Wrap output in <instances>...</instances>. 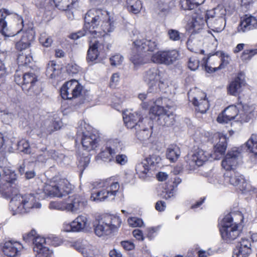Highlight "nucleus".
<instances>
[{
  "label": "nucleus",
  "instance_id": "nucleus-41",
  "mask_svg": "<svg viewBox=\"0 0 257 257\" xmlns=\"http://www.w3.org/2000/svg\"><path fill=\"white\" fill-rule=\"evenodd\" d=\"M83 29V31L85 32L80 31L76 33H73L70 35V38L73 40H76L84 35H89V38L95 37V35H97L98 36L103 35L99 31L88 30L84 29V28Z\"/></svg>",
  "mask_w": 257,
  "mask_h": 257
},
{
  "label": "nucleus",
  "instance_id": "nucleus-34",
  "mask_svg": "<svg viewBox=\"0 0 257 257\" xmlns=\"http://www.w3.org/2000/svg\"><path fill=\"white\" fill-rule=\"evenodd\" d=\"M7 15L6 10H0V33L6 37H13L15 35V34L9 31L7 28V23L5 20Z\"/></svg>",
  "mask_w": 257,
  "mask_h": 257
},
{
  "label": "nucleus",
  "instance_id": "nucleus-4",
  "mask_svg": "<svg viewBox=\"0 0 257 257\" xmlns=\"http://www.w3.org/2000/svg\"><path fill=\"white\" fill-rule=\"evenodd\" d=\"M243 219L242 214L240 212L226 215L223 219L221 227L220 228L222 239L227 242H230L235 239L240 233V223L237 220L241 222Z\"/></svg>",
  "mask_w": 257,
  "mask_h": 257
},
{
  "label": "nucleus",
  "instance_id": "nucleus-6",
  "mask_svg": "<svg viewBox=\"0 0 257 257\" xmlns=\"http://www.w3.org/2000/svg\"><path fill=\"white\" fill-rule=\"evenodd\" d=\"M36 197L30 194L24 196L16 195L10 202V207L13 214L28 212L33 208H39L41 205L36 201Z\"/></svg>",
  "mask_w": 257,
  "mask_h": 257
},
{
  "label": "nucleus",
  "instance_id": "nucleus-60",
  "mask_svg": "<svg viewBox=\"0 0 257 257\" xmlns=\"http://www.w3.org/2000/svg\"><path fill=\"white\" fill-rule=\"evenodd\" d=\"M257 54V49L245 50L241 58L243 60L250 59L253 55Z\"/></svg>",
  "mask_w": 257,
  "mask_h": 257
},
{
  "label": "nucleus",
  "instance_id": "nucleus-32",
  "mask_svg": "<svg viewBox=\"0 0 257 257\" xmlns=\"http://www.w3.org/2000/svg\"><path fill=\"white\" fill-rule=\"evenodd\" d=\"M226 24L225 18L207 17L206 24L208 27L216 31H220L224 28Z\"/></svg>",
  "mask_w": 257,
  "mask_h": 257
},
{
  "label": "nucleus",
  "instance_id": "nucleus-54",
  "mask_svg": "<svg viewBox=\"0 0 257 257\" xmlns=\"http://www.w3.org/2000/svg\"><path fill=\"white\" fill-rule=\"evenodd\" d=\"M39 41L41 44L46 47H50L53 42L52 38L48 36L45 33L41 35Z\"/></svg>",
  "mask_w": 257,
  "mask_h": 257
},
{
  "label": "nucleus",
  "instance_id": "nucleus-47",
  "mask_svg": "<svg viewBox=\"0 0 257 257\" xmlns=\"http://www.w3.org/2000/svg\"><path fill=\"white\" fill-rule=\"evenodd\" d=\"M135 134L136 137L140 141H144L148 139L151 136L150 131L143 125V123L139 129L136 130Z\"/></svg>",
  "mask_w": 257,
  "mask_h": 257
},
{
  "label": "nucleus",
  "instance_id": "nucleus-10",
  "mask_svg": "<svg viewBox=\"0 0 257 257\" xmlns=\"http://www.w3.org/2000/svg\"><path fill=\"white\" fill-rule=\"evenodd\" d=\"M71 185L67 179H60L54 185L47 186L45 193L49 196L62 197L71 192Z\"/></svg>",
  "mask_w": 257,
  "mask_h": 257
},
{
  "label": "nucleus",
  "instance_id": "nucleus-9",
  "mask_svg": "<svg viewBox=\"0 0 257 257\" xmlns=\"http://www.w3.org/2000/svg\"><path fill=\"white\" fill-rule=\"evenodd\" d=\"M188 95L189 100L195 106L196 111L201 113L206 112L209 108V103L204 92L195 88L188 92Z\"/></svg>",
  "mask_w": 257,
  "mask_h": 257
},
{
  "label": "nucleus",
  "instance_id": "nucleus-20",
  "mask_svg": "<svg viewBox=\"0 0 257 257\" xmlns=\"http://www.w3.org/2000/svg\"><path fill=\"white\" fill-rule=\"evenodd\" d=\"M240 107L241 104H238L237 106L235 105L229 106L218 116L217 121L221 123H227L232 119H235L236 121L238 109H240Z\"/></svg>",
  "mask_w": 257,
  "mask_h": 257
},
{
  "label": "nucleus",
  "instance_id": "nucleus-53",
  "mask_svg": "<svg viewBox=\"0 0 257 257\" xmlns=\"http://www.w3.org/2000/svg\"><path fill=\"white\" fill-rule=\"evenodd\" d=\"M145 160L149 166H154L159 163L161 158L157 154H153L146 157Z\"/></svg>",
  "mask_w": 257,
  "mask_h": 257
},
{
  "label": "nucleus",
  "instance_id": "nucleus-37",
  "mask_svg": "<svg viewBox=\"0 0 257 257\" xmlns=\"http://www.w3.org/2000/svg\"><path fill=\"white\" fill-rule=\"evenodd\" d=\"M115 149H109L106 147L104 150L102 151L96 157L97 161L101 160L104 162H111L113 161V156L115 155Z\"/></svg>",
  "mask_w": 257,
  "mask_h": 257
},
{
  "label": "nucleus",
  "instance_id": "nucleus-50",
  "mask_svg": "<svg viewBox=\"0 0 257 257\" xmlns=\"http://www.w3.org/2000/svg\"><path fill=\"white\" fill-rule=\"evenodd\" d=\"M30 45V40L28 39L27 34H25L21 39L16 43V48L19 51H22L28 48Z\"/></svg>",
  "mask_w": 257,
  "mask_h": 257
},
{
  "label": "nucleus",
  "instance_id": "nucleus-15",
  "mask_svg": "<svg viewBox=\"0 0 257 257\" xmlns=\"http://www.w3.org/2000/svg\"><path fill=\"white\" fill-rule=\"evenodd\" d=\"M86 204L84 198L78 195L69 196L66 202V211L72 213H78L80 212Z\"/></svg>",
  "mask_w": 257,
  "mask_h": 257
},
{
  "label": "nucleus",
  "instance_id": "nucleus-14",
  "mask_svg": "<svg viewBox=\"0 0 257 257\" xmlns=\"http://www.w3.org/2000/svg\"><path fill=\"white\" fill-rule=\"evenodd\" d=\"M3 172L6 183L0 185V192L6 197H8L12 194L11 184L16 180L17 175L15 171L9 168H5Z\"/></svg>",
  "mask_w": 257,
  "mask_h": 257
},
{
  "label": "nucleus",
  "instance_id": "nucleus-5",
  "mask_svg": "<svg viewBox=\"0 0 257 257\" xmlns=\"http://www.w3.org/2000/svg\"><path fill=\"white\" fill-rule=\"evenodd\" d=\"M119 189L118 182H114L109 178L100 182L98 188L92 191L90 200L92 201L100 202L114 199Z\"/></svg>",
  "mask_w": 257,
  "mask_h": 257
},
{
  "label": "nucleus",
  "instance_id": "nucleus-26",
  "mask_svg": "<svg viewBox=\"0 0 257 257\" xmlns=\"http://www.w3.org/2000/svg\"><path fill=\"white\" fill-rule=\"evenodd\" d=\"M241 104L240 109H238L236 121L241 123L248 122L252 116V112L254 108L252 106H249L247 104Z\"/></svg>",
  "mask_w": 257,
  "mask_h": 257
},
{
  "label": "nucleus",
  "instance_id": "nucleus-24",
  "mask_svg": "<svg viewBox=\"0 0 257 257\" xmlns=\"http://www.w3.org/2000/svg\"><path fill=\"white\" fill-rule=\"evenodd\" d=\"M156 114L158 116L159 123L162 125L170 126L173 124L174 121V115L172 113H168L163 107L157 106Z\"/></svg>",
  "mask_w": 257,
  "mask_h": 257
},
{
  "label": "nucleus",
  "instance_id": "nucleus-39",
  "mask_svg": "<svg viewBox=\"0 0 257 257\" xmlns=\"http://www.w3.org/2000/svg\"><path fill=\"white\" fill-rule=\"evenodd\" d=\"M181 152L179 148L175 145H171L167 148L166 156L171 162H174L180 157Z\"/></svg>",
  "mask_w": 257,
  "mask_h": 257
},
{
  "label": "nucleus",
  "instance_id": "nucleus-42",
  "mask_svg": "<svg viewBox=\"0 0 257 257\" xmlns=\"http://www.w3.org/2000/svg\"><path fill=\"white\" fill-rule=\"evenodd\" d=\"M205 0H181L180 4L182 9L191 10L204 3Z\"/></svg>",
  "mask_w": 257,
  "mask_h": 257
},
{
  "label": "nucleus",
  "instance_id": "nucleus-38",
  "mask_svg": "<svg viewBox=\"0 0 257 257\" xmlns=\"http://www.w3.org/2000/svg\"><path fill=\"white\" fill-rule=\"evenodd\" d=\"M23 82L22 84V88L23 91L27 90L30 86L38 82L37 77L33 73H27L23 75Z\"/></svg>",
  "mask_w": 257,
  "mask_h": 257
},
{
  "label": "nucleus",
  "instance_id": "nucleus-12",
  "mask_svg": "<svg viewBox=\"0 0 257 257\" xmlns=\"http://www.w3.org/2000/svg\"><path fill=\"white\" fill-rule=\"evenodd\" d=\"M82 86L78 81L72 79L66 82L61 87L60 94L64 99H70L80 95Z\"/></svg>",
  "mask_w": 257,
  "mask_h": 257
},
{
  "label": "nucleus",
  "instance_id": "nucleus-1",
  "mask_svg": "<svg viewBox=\"0 0 257 257\" xmlns=\"http://www.w3.org/2000/svg\"><path fill=\"white\" fill-rule=\"evenodd\" d=\"M212 143H216L214 147V153H208L203 150L198 149L189 157L187 161L190 169H195L196 167L202 166L209 158L213 160H218L225 153L226 147V138L220 133L214 134L210 139L207 140Z\"/></svg>",
  "mask_w": 257,
  "mask_h": 257
},
{
  "label": "nucleus",
  "instance_id": "nucleus-2",
  "mask_svg": "<svg viewBox=\"0 0 257 257\" xmlns=\"http://www.w3.org/2000/svg\"><path fill=\"white\" fill-rule=\"evenodd\" d=\"M84 22V29L101 30L105 34L113 31L115 28V20L107 11L102 9L89 10L85 14Z\"/></svg>",
  "mask_w": 257,
  "mask_h": 257
},
{
  "label": "nucleus",
  "instance_id": "nucleus-7",
  "mask_svg": "<svg viewBox=\"0 0 257 257\" xmlns=\"http://www.w3.org/2000/svg\"><path fill=\"white\" fill-rule=\"evenodd\" d=\"M77 133L78 135L81 136V142L85 150L90 151L98 147L99 136L97 133H94L90 126L85 122L81 121L79 122Z\"/></svg>",
  "mask_w": 257,
  "mask_h": 257
},
{
  "label": "nucleus",
  "instance_id": "nucleus-8",
  "mask_svg": "<svg viewBox=\"0 0 257 257\" xmlns=\"http://www.w3.org/2000/svg\"><path fill=\"white\" fill-rule=\"evenodd\" d=\"M110 44H106L101 36L95 35L89 41V47L87 51V60L93 62L101 54L105 53L109 50Z\"/></svg>",
  "mask_w": 257,
  "mask_h": 257
},
{
  "label": "nucleus",
  "instance_id": "nucleus-17",
  "mask_svg": "<svg viewBox=\"0 0 257 257\" xmlns=\"http://www.w3.org/2000/svg\"><path fill=\"white\" fill-rule=\"evenodd\" d=\"M49 238L43 237H38L34 241V250L37 252L36 257H51L52 252L45 245L47 241L49 242Z\"/></svg>",
  "mask_w": 257,
  "mask_h": 257
},
{
  "label": "nucleus",
  "instance_id": "nucleus-13",
  "mask_svg": "<svg viewBox=\"0 0 257 257\" xmlns=\"http://www.w3.org/2000/svg\"><path fill=\"white\" fill-rule=\"evenodd\" d=\"M179 57L177 51H158L152 55L151 60L154 63L169 65L175 61Z\"/></svg>",
  "mask_w": 257,
  "mask_h": 257
},
{
  "label": "nucleus",
  "instance_id": "nucleus-44",
  "mask_svg": "<svg viewBox=\"0 0 257 257\" xmlns=\"http://www.w3.org/2000/svg\"><path fill=\"white\" fill-rule=\"evenodd\" d=\"M248 151L257 157V135L252 134L246 143Z\"/></svg>",
  "mask_w": 257,
  "mask_h": 257
},
{
  "label": "nucleus",
  "instance_id": "nucleus-36",
  "mask_svg": "<svg viewBox=\"0 0 257 257\" xmlns=\"http://www.w3.org/2000/svg\"><path fill=\"white\" fill-rule=\"evenodd\" d=\"M102 218L112 231L119 228L121 223L120 218L116 215L106 214Z\"/></svg>",
  "mask_w": 257,
  "mask_h": 257
},
{
  "label": "nucleus",
  "instance_id": "nucleus-25",
  "mask_svg": "<svg viewBox=\"0 0 257 257\" xmlns=\"http://www.w3.org/2000/svg\"><path fill=\"white\" fill-rule=\"evenodd\" d=\"M206 14H196L193 16L192 21L189 24V30L193 33H198L206 24Z\"/></svg>",
  "mask_w": 257,
  "mask_h": 257
},
{
  "label": "nucleus",
  "instance_id": "nucleus-58",
  "mask_svg": "<svg viewBox=\"0 0 257 257\" xmlns=\"http://www.w3.org/2000/svg\"><path fill=\"white\" fill-rule=\"evenodd\" d=\"M90 159V158L89 156L80 157L78 159V167L80 168L81 169L84 170L89 164Z\"/></svg>",
  "mask_w": 257,
  "mask_h": 257
},
{
  "label": "nucleus",
  "instance_id": "nucleus-40",
  "mask_svg": "<svg viewBox=\"0 0 257 257\" xmlns=\"http://www.w3.org/2000/svg\"><path fill=\"white\" fill-rule=\"evenodd\" d=\"M77 0H53L55 7L61 11H70Z\"/></svg>",
  "mask_w": 257,
  "mask_h": 257
},
{
  "label": "nucleus",
  "instance_id": "nucleus-63",
  "mask_svg": "<svg viewBox=\"0 0 257 257\" xmlns=\"http://www.w3.org/2000/svg\"><path fill=\"white\" fill-rule=\"evenodd\" d=\"M6 53L2 52H0V78L5 76L6 71L4 64L2 63L3 60L5 59Z\"/></svg>",
  "mask_w": 257,
  "mask_h": 257
},
{
  "label": "nucleus",
  "instance_id": "nucleus-46",
  "mask_svg": "<svg viewBox=\"0 0 257 257\" xmlns=\"http://www.w3.org/2000/svg\"><path fill=\"white\" fill-rule=\"evenodd\" d=\"M126 4L128 11L135 14L139 13L142 7V3L139 0H127Z\"/></svg>",
  "mask_w": 257,
  "mask_h": 257
},
{
  "label": "nucleus",
  "instance_id": "nucleus-21",
  "mask_svg": "<svg viewBox=\"0 0 257 257\" xmlns=\"http://www.w3.org/2000/svg\"><path fill=\"white\" fill-rule=\"evenodd\" d=\"M257 29V19L251 15H245L241 18L237 27L238 32L244 33Z\"/></svg>",
  "mask_w": 257,
  "mask_h": 257
},
{
  "label": "nucleus",
  "instance_id": "nucleus-18",
  "mask_svg": "<svg viewBox=\"0 0 257 257\" xmlns=\"http://www.w3.org/2000/svg\"><path fill=\"white\" fill-rule=\"evenodd\" d=\"M123 118L126 126L134 131L140 128L143 123V117L139 112L124 113Z\"/></svg>",
  "mask_w": 257,
  "mask_h": 257
},
{
  "label": "nucleus",
  "instance_id": "nucleus-61",
  "mask_svg": "<svg viewBox=\"0 0 257 257\" xmlns=\"http://www.w3.org/2000/svg\"><path fill=\"white\" fill-rule=\"evenodd\" d=\"M123 58L119 54H116L110 58V64L112 66H116L121 64Z\"/></svg>",
  "mask_w": 257,
  "mask_h": 257
},
{
  "label": "nucleus",
  "instance_id": "nucleus-51",
  "mask_svg": "<svg viewBox=\"0 0 257 257\" xmlns=\"http://www.w3.org/2000/svg\"><path fill=\"white\" fill-rule=\"evenodd\" d=\"M61 122L60 121L52 120L45 122L46 126V134H50L53 132L59 129L61 127Z\"/></svg>",
  "mask_w": 257,
  "mask_h": 257
},
{
  "label": "nucleus",
  "instance_id": "nucleus-56",
  "mask_svg": "<svg viewBox=\"0 0 257 257\" xmlns=\"http://www.w3.org/2000/svg\"><path fill=\"white\" fill-rule=\"evenodd\" d=\"M49 207L51 209H54L59 210H65L66 211V203H64L63 202H57V201H53L51 202L49 204Z\"/></svg>",
  "mask_w": 257,
  "mask_h": 257
},
{
  "label": "nucleus",
  "instance_id": "nucleus-33",
  "mask_svg": "<svg viewBox=\"0 0 257 257\" xmlns=\"http://www.w3.org/2000/svg\"><path fill=\"white\" fill-rule=\"evenodd\" d=\"M94 226L95 233L99 237L108 235L112 231L103 218L98 221L96 225H94Z\"/></svg>",
  "mask_w": 257,
  "mask_h": 257
},
{
  "label": "nucleus",
  "instance_id": "nucleus-23",
  "mask_svg": "<svg viewBox=\"0 0 257 257\" xmlns=\"http://www.w3.org/2000/svg\"><path fill=\"white\" fill-rule=\"evenodd\" d=\"M22 248L23 246L19 242L12 240L6 241L2 248L4 253L10 257L18 255Z\"/></svg>",
  "mask_w": 257,
  "mask_h": 257
},
{
  "label": "nucleus",
  "instance_id": "nucleus-11",
  "mask_svg": "<svg viewBox=\"0 0 257 257\" xmlns=\"http://www.w3.org/2000/svg\"><path fill=\"white\" fill-rule=\"evenodd\" d=\"M226 183L236 186L242 192L250 190V185L245 180L243 176L236 172L234 170L227 171L224 174Z\"/></svg>",
  "mask_w": 257,
  "mask_h": 257
},
{
  "label": "nucleus",
  "instance_id": "nucleus-16",
  "mask_svg": "<svg viewBox=\"0 0 257 257\" xmlns=\"http://www.w3.org/2000/svg\"><path fill=\"white\" fill-rule=\"evenodd\" d=\"M162 73L157 68H152L147 71L144 79L149 86V92H154L158 89L157 83L162 77Z\"/></svg>",
  "mask_w": 257,
  "mask_h": 257
},
{
  "label": "nucleus",
  "instance_id": "nucleus-48",
  "mask_svg": "<svg viewBox=\"0 0 257 257\" xmlns=\"http://www.w3.org/2000/svg\"><path fill=\"white\" fill-rule=\"evenodd\" d=\"M27 90H24V92L28 95L31 96H35L39 95L42 91V84L37 82L36 83L33 84L32 86L28 87Z\"/></svg>",
  "mask_w": 257,
  "mask_h": 257
},
{
  "label": "nucleus",
  "instance_id": "nucleus-35",
  "mask_svg": "<svg viewBox=\"0 0 257 257\" xmlns=\"http://www.w3.org/2000/svg\"><path fill=\"white\" fill-rule=\"evenodd\" d=\"M242 76L238 75L235 79L230 83L228 87V92L233 95H236L240 91L242 85L244 83L243 78Z\"/></svg>",
  "mask_w": 257,
  "mask_h": 257
},
{
  "label": "nucleus",
  "instance_id": "nucleus-28",
  "mask_svg": "<svg viewBox=\"0 0 257 257\" xmlns=\"http://www.w3.org/2000/svg\"><path fill=\"white\" fill-rule=\"evenodd\" d=\"M174 6V3L169 0H159L155 7V12L161 17L166 16Z\"/></svg>",
  "mask_w": 257,
  "mask_h": 257
},
{
  "label": "nucleus",
  "instance_id": "nucleus-3",
  "mask_svg": "<svg viewBox=\"0 0 257 257\" xmlns=\"http://www.w3.org/2000/svg\"><path fill=\"white\" fill-rule=\"evenodd\" d=\"M133 33L134 36L132 41L133 52L131 57V60L135 65L142 64L146 62L145 56L147 53H152L158 49V43L154 38H143L136 30Z\"/></svg>",
  "mask_w": 257,
  "mask_h": 257
},
{
  "label": "nucleus",
  "instance_id": "nucleus-49",
  "mask_svg": "<svg viewBox=\"0 0 257 257\" xmlns=\"http://www.w3.org/2000/svg\"><path fill=\"white\" fill-rule=\"evenodd\" d=\"M215 55L221 58V63L216 70H220L224 68L227 64H229L230 58L229 56L222 51H217L215 53Z\"/></svg>",
  "mask_w": 257,
  "mask_h": 257
},
{
  "label": "nucleus",
  "instance_id": "nucleus-52",
  "mask_svg": "<svg viewBox=\"0 0 257 257\" xmlns=\"http://www.w3.org/2000/svg\"><path fill=\"white\" fill-rule=\"evenodd\" d=\"M199 66V58L196 55L190 57L188 62V68L192 71H195L198 68Z\"/></svg>",
  "mask_w": 257,
  "mask_h": 257
},
{
  "label": "nucleus",
  "instance_id": "nucleus-59",
  "mask_svg": "<svg viewBox=\"0 0 257 257\" xmlns=\"http://www.w3.org/2000/svg\"><path fill=\"white\" fill-rule=\"evenodd\" d=\"M19 149L22 151L25 152L26 153H30V145L28 141L26 140H22L18 143Z\"/></svg>",
  "mask_w": 257,
  "mask_h": 257
},
{
  "label": "nucleus",
  "instance_id": "nucleus-31",
  "mask_svg": "<svg viewBox=\"0 0 257 257\" xmlns=\"http://www.w3.org/2000/svg\"><path fill=\"white\" fill-rule=\"evenodd\" d=\"M58 155L56 154L54 150H47V148L43 147L40 148L38 151V154L37 155L36 160L41 163H45L50 158L54 160H57Z\"/></svg>",
  "mask_w": 257,
  "mask_h": 257
},
{
  "label": "nucleus",
  "instance_id": "nucleus-19",
  "mask_svg": "<svg viewBox=\"0 0 257 257\" xmlns=\"http://www.w3.org/2000/svg\"><path fill=\"white\" fill-rule=\"evenodd\" d=\"M240 155V152L237 148H233L231 150L228 151L222 161V167L226 171L234 170L233 167L237 164V160Z\"/></svg>",
  "mask_w": 257,
  "mask_h": 257
},
{
  "label": "nucleus",
  "instance_id": "nucleus-30",
  "mask_svg": "<svg viewBox=\"0 0 257 257\" xmlns=\"http://www.w3.org/2000/svg\"><path fill=\"white\" fill-rule=\"evenodd\" d=\"M75 247L77 250L81 252L84 257H95L98 252L95 246L88 244L86 242H83V244L77 242L75 244Z\"/></svg>",
  "mask_w": 257,
  "mask_h": 257
},
{
  "label": "nucleus",
  "instance_id": "nucleus-57",
  "mask_svg": "<svg viewBox=\"0 0 257 257\" xmlns=\"http://www.w3.org/2000/svg\"><path fill=\"white\" fill-rule=\"evenodd\" d=\"M128 224L133 227H141L144 222L142 219L137 217H131L128 219Z\"/></svg>",
  "mask_w": 257,
  "mask_h": 257
},
{
  "label": "nucleus",
  "instance_id": "nucleus-62",
  "mask_svg": "<svg viewBox=\"0 0 257 257\" xmlns=\"http://www.w3.org/2000/svg\"><path fill=\"white\" fill-rule=\"evenodd\" d=\"M169 38L174 41H179L181 39V34L175 30H169L168 32Z\"/></svg>",
  "mask_w": 257,
  "mask_h": 257
},
{
  "label": "nucleus",
  "instance_id": "nucleus-55",
  "mask_svg": "<svg viewBox=\"0 0 257 257\" xmlns=\"http://www.w3.org/2000/svg\"><path fill=\"white\" fill-rule=\"evenodd\" d=\"M32 58L27 55H24L23 53L20 54L18 57L17 61L19 65H27L31 62Z\"/></svg>",
  "mask_w": 257,
  "mask_h": 257
},
{
  "label": "nucleus",
  "instance_id": "nucleus-64",
  "mask_svg": "<svg viewBox=\"0 0 257 257\" xmlns=\"http://www.w3.org/2000/svg\"><path fill=\"white\" fill-rule=\"evenodd\" d=\"M36 231L32 230L30 232L25 233L23 235V239L26 242L33 241L34 243V241L37 237H35ZM38 236H37L38 237Z\"/></svg>",
  "mask_w": 257,
  "mask_h": 257
},
{
  "label": "nucleus",
  "instance_id": "nucleus-22",
  "mask_svg": "<svg viewBox=\"0 0 257 257\" xmlns=\"http://www.w3.org/2000/svg\"><path fill=\"white\" fill-rule=\"evenodd\" d=\"M251 244L248 239L242 238L233 251L232 257H248L251 252Z\"/></svg>",
  "mask_w": 257,
  "mask_h": 257
},
{
  "label": "nucleus",
  "instance_id": "nucleus-43",
  "mask_svg": "<svg viewBox=\"0 0 257 257\" xmlns=\"http://www.w3.org/2000/svg\"><path fill=\"white\" fill-rule=\"evenodd\" d=\"M60 72L59 67L54 61H50L47 66L46 74L50 78H55Z\"/></svg>",
  "mask_w": 257,
  "mask_h": 257
},
{
  "label": "nucleus",
  "instance_id": "nucleus-27",
  "mask_svg": "<svg viewBox=\"0 0 257 257\" xmlns=\"http://www.w3.org/2000/svg\"><path fill=\"white\" fill-rule=\"evenodd\" d=\"M231 14V11L228 8L222 5H218L213 9L207 11L206 16V17L226 19V16H230Z\"/></svg>",
  "mask_w": 257,
  "mask_h": 257
},
{
  "label": "nucleus",
  "instance_id": "nucleus-29",
  "mask_svg": "<svg viewBox=\"0 0 257 257\" xmlns=\"http://www.w3.org/2000/svg\"><path fill=\"white\" fill-rule=\"evenodd\" d=\"M73 224L74 231L80 232L87 230L90 223L86 215H80L73 221Z\"/></svg>",
  "mask_w": 257,
  "mask_h": 257
},
{
  "label": "nucleus",
  "instance_id": "nucleus-45",
  "mask_svg": "<svg viewBox=\"0 0 257 257\" xmlns=\"http://www.w3.org/2000/svg\"><path fill=\"white\" fill-rule=\"evenodd\" d=\"M149 166L145 160L137 164L136 171L140 178H145L147 176L149 171Z\"/></svg>",
  "mask_w": 257,
  "mask_h": 257
}]
</instances>
